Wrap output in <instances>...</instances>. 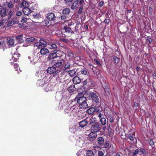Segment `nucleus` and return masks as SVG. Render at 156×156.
<instances>
[{
  "label": "nucleus",
  "instance_id": "nucleus-15",
  "mask_svg": "<svg viewBox=\"0 0 156 156\" xmlns=\"http://www.w3.org/2000/svg\"><path fill=\"white\" fill-rule=\"evenodd\" d=\"M98 144L100 146H102L104 144V140L102 137H98L97 139Z\"/></svg>",
  "mask_w": 156,
  "mask_h": 156
},
{
  "label": "nucleus",
  "instance_id": "nucleus-51",
  "mask_svg": "<svg viewBox=\"0 0 156 156\" xmlns=\"http://www.w3.org/2000/svg\"><path fill=\"white\" fill-rule=\"evenodd\" d=\"M129 138L131 140H133L134 139V137L132 135H130L129 136Z\"/></svg>",
  "mask_w": 156,
  "mask_h": 156
},
{
  "label": "nucleus",
  "instance_id": "nucleus-55",
  "mask_svg": "<svg viewBox=\"0 0 156 156\" xmlns=\"http://www.w3.org/2000/svg\"><path fill=\"white\" fill-rule=\"evenodd\" d=\"M4 20H3L1 21L0 22V26H1L2 25H4V23H5V22H4Z\"/></svg>",
  "mask_w": 156,
  "mask_h": 156
},
{
  "label": "nucleus",
  "instance_id": "nucleus-2",
  "mask_svg": "<svg viewBox=\"0 0 156 156\" xmlns=\"http://www.w3.org/2000/svg\"><path fill=\"white\" fill-rule=\"evenodd\" d=\"M13 15V12L10 9H7L6 7H3L0 12V17L4 18L8 16V19H10Z\"/></svg>",
  "mask_w": 156,
  "mask_h": 156
},
{
  "label": "nucleus",
  "instance_id": "nucleus-40",
  "mask_svg": "<svg viewBox=\"0 0 156 156\" xmlns=\"http://www.w3.org/2000/svg\"><path fill=\"white\" fill-rule=\"evenodd\" d=\"M34 47L36 46L38 49H40L41 48V44L39 42H36L34 44Z\"/></svg>",
  "mask_w": 156,
  "mask_h": 156
},
{
  "label": "nucleus",
  "instance_id": "nucleus-10",
  "mask_svg": "<svg viewBox=\"0 0 156 156\" xmlns=\"http://www.w3.org/2000/svg\"><path fill=\"white\" fill-rule=\"evenodd\" d=\"M85 119L87 123H89V125L95 123L96 121L95 118L93 117H87Z\"/></svg>",
  "mask_w": 156,
  "mask_h": 156
},
{
  "label": "nucleus",
  "instance_id": "nucleus-18",
  "mask_svg": "<svg viewBox=\"0 0 156 156\" xmlns=\"http://www.w3.org/2000/svg\"><path fill=\"white\" fill-rule=\"evenodd\" d=\"M56 80L58 82H59L60 83L61 82V81L63 79L62 76V74H58L56 75Z\"/></svg>",
  "mask_w": 156,
  "mask_h": 156
},
{
  "label": "nucleus",
  "instance_id": "nucleus-25",
  "mask_svg": "<svg viewBox=\"0 0 156 156\" xmlns=\"http://www.w3.org/2000/svg\"><path fill=\"white\" fill-rule=\"evenodd\" d=\"M23 35H20L16 37V39L20 43H22L23 42Z\"/></svg>",
  "mask_w": 156,
  "mask_h": 156
},
{
  "label": "nucleus",
  "instance_id": "nucleus-26",
  "mask_svg": "<svg viewBox=\"0 0 156 156\" xmlns=\"http://www.w3.org/2000/svg\"><path fill=\"white\" fill-rule=\"evenodd\" d=\"M28 6V3L26 1L24 0L22 2V3L21 5V7H23L24 8L27 7Z\"/></svg>",
  "mask_w": 156,
  "mask_h": 156
},
{
  "label": "nucleus",
  "instance_id": "nucleus-52",
  "mask_svg": "<svg viewBox=\"0 0 156 156\" xmlns=\"http://www.w3.org/2000/svg\"><path fill=\"white\" fill-rule=\"evenodd\" d=\"M81 73L82 74H84V75H86L87 74V72L86 70H82L81 72Z\"/></svg>",
  "mask_w": 156,
  "mask_h": 156
},
{
  "label": "nucleus",
  "instance_id": "nucleus-7",
  "mask_svg": "<svg viewBox=\"0 0 156 156\" xmlns=\"http://www.w3.org/2000/svg\"><path fill=\"white\" fill-rule=\"evenodd\" d=\"M40 58V57L38 56L37 55H34L32 57L29 56L28 57V58L30 59L31 63L33 65L37 63Z\"/></svg>",
  "mask_w": 156,
  "mask_h": 156
},
{
  "label": "nucleus",
  "instance_id": "nucleus-41",
  "mask_svg": "<svg viewBox=\"0 0 156 156\" xmlns=\"http://www.w3.org/2000/svg\"><path fill=\"white\" fill-rule=\"evenodd\" d=\"M145 153V151L144 149L143 148H141L140 149L139 151V154H144Z\"/></svg>",
  "mask_w": 156,
  "mask_h": 156
},
{
  "label": "nucleus",
  "instance_id": "nucleus-8",
  "mask_svg": "<svg viewBox=\"0 0 156 156\" xmlns=\"http://www.w3.org/2000/svg\"><path fill=\"white\" fill-rule=\"evenodd\" d=\"M57 50H54V51H53V52L50 54L48 57L47 58V60L49 61L50 60H53L55 58L58 57V55L57 54Z\"/></svg>",
  "mask_w": 156,
  "mask_h": 156
},
{
  "label": "nucleus",
  "instance_id": "nucleus-1",
  "mask_svg": "<svg viewBox=\"0 0 156 156\" xmlns=\"http://www.w3.org/2000/svg\"><path fill=\"white\" fill-rule=\"evenodd\" d=\"M75 99L76 100L80 108L84 109L88 107L86 98L83 96V93L79 94L76 98Z\"/></svg>",
  "mask_w": 156,
  "mask_h": 156
},
{
  "label": "nucleus",
  "instance_id": "nucleus-57",
  "mask_svg": "<svg viewBox=\"0 0 156 156\" xmlns=\"http://www.w3.org/2000/svg\"><path fill=\"white\" fill-rule=\"evenodd\" d=\"M152 8H151V7H149V12L150 13V14H151V12H152Z\"/></svg>",
  "mask_w": 156,
  "mask_h": 156
},
{
  "label": "nucleus",
  "instance_id": "nucleus-46",
  "mask_svg": "<svg viewBox=\"0 0 156 156\" xmlns=\"http://www.w3.org/2000/svg\"><path fill=\"white\" fill-rule=\"evenodd\" d=\"M148 142L151 145H152L154 144V142L152 140L150 139L148 140Z\"/></svg>",
  "mask_w": 156,
  "mask_h": 156
},
{
  "label": "nucleus",
  "instance_id": "nucleus-54",
  "mask_svg": "<svg viewBox=\"0 0 156 156\" xmlns=\"http://www.w3.org/2000/svg\"><path fill=\"white\" fill-rule=\"evenodd\" d=\"M94 61L98 65H100V63L96 59H94Z\"/></svg>",
  "mask_w": 156,
  "mask_h": 156
},
{
  "label": "nucleus",
  "instance_id": "nucleus-31",
  "mask_svg": "<svg viewBox=\"0 0 156 156\" xmlns=\"http://www.w3.org/2000/svg\"><path fill=\"white\" fill-rule=\"evenodd\" d=\"M87 156H94V154L91 150L88 151L86 153Z\"/></svg>",
  "mask_w": 156,
  "mask_h": 156
},
{
  "label": "nucleus",
  "instance_id": "nucleus-37",
  "mask_svg": "<svg viewBox=\"0 0 156 156\" xmlns=\"http://www.w3.org/2000/svg\"><path fill=\"white\" fill-rule=\"evenodd\" d=\"M113 59L114 62L116 63H118L119 62V59L117 57L114 56L113 57Z\"/></svg>",
  "mask_w": 156,
  "mask_h": 156
},
{
  "label": "nucleus",
  "instance_id": "nucleus-60",
  "mask_svg": "<svg viewBox=\"0 0 156 156\" xmlns=\"http://www.w3.org/2000/svg\"><path fill=\"white\" fill-rule=\"evenodd\" d=\"M84 0H79V4L80 3L81 5L83 2Z\"/></svg>",
  "mask_w": 156,
  "mask_h": 156
},
{
  "label": "nucleus",
  "instance_id": "nucleus-14",
  "mask_svg": "<svg viewBox=\"0 0 156 156\" xmlns=\"http://www.w3.org/2000/svg\"><path fill=\"white\" fill-rule=\"evenodd\" d=\"M73 81L74 84H77L81 82V80L79 77L75 76L73 79Z\"/></svg>",
  "mask_w": 156,
  "mask_h": 156
},
{
  "label": "nucleus",
  "instance_id": "nucleus-19",
  "mask_svg": "<svg viewBox=\"0 0 156 156\" xmlns=\"http://www.w3.org/2000/svg\"><path fill=\"white\" fill-rule=\"evenodd\" d=\"M89 136L90 138L94 139L97 136V132L93 131L89 135Z\"/></svg>",
  "mask_w": 156,
  "mask_h": 156
},
{
  "label": "nucleus",
  "instance_id": "nucleus-17",
  "mask_svg": "<svg viewBox=\"0 0 156 156\" xmlns=\"http://www.w3.org/2000/svg\"><path fill=\"white\" fill-rule=\"evenodd\" d=\"M87 124L86 119L83 120L81 121L79 123V126L81 128H83L86 126Z\"/></svg>",
  "mask_w": 156,
  "mask_h": 156
},
{
  "label": "nucleus",
  "instance_id": "nucleus-56",
  "mask_svg": "<svg viewBox=\"0 0 156 156\" xmlns=\"http://www.w3.org/2000/svg\"><path fill=\"white\" fill-rule=\"evenodd\" d=\"M114 120L113 118L112 117H111L109 119V121L110 122H113Z\"/></svg>",
  "mask_w": 156,
  "mask_h": 156
},
{
  "label": "nucleus",
  "instance_id": "nucleus-3",
  "mask_svg": "<svg viewBox=\"0 0 156 156\" xmlns=\"http://www.w3.org/2000/svg\"><path fill=\"white\" fill-rule=\"evenodd\" d=\"M64 60L63 59L60 60L53 59L51 63L55 67L60 68L64 65Z\"/></svg>",
  "mask_w": 156,
  "mask_h": 156
},
{
  "label": "nucleus",
  "instance_id": "nucleus-16",
  "mask_svg": "<svg viewBox=\"0 0 156 156\" xmlns=\"http://www.w3.org/2000/svg\"><path fill=\"white\" fill-rule=\"evenodd\" d=\"M23 13L25 15H28L30 14L31 10L30 9L27 7L24 8L23 10Z\"/></svg>",
  "mask_w": 156,
  "mask_h": 156
},
{
  "label": "nucleus",
  "instance_id": "nucleus-47",
  "mask_svg": "<svg viewBox=\"0 0 156 156\" xmlns=\"http://www.w3.org/2000/svg\"><path fill=\"white\" fill-rule=\"evenodd\" d=\"M60 39L62 41L65 43H68L69 41L67 39L65 38H61Z\"/></svg>",
  "mask_w": 156,
  "mask_h": 156
},
{
  "label": "nucleus",
  "instance_id": "nucleus-38",
  "mask_svg": "<svg viewBox=\"0 0 156 156\" xmlns=\"http://www.w3.org/2000/svg\"><path fill=\"white\" fill-rule=\"evenodd\" d=\"M5 23L6 24L5 26H6L7 27H9L13 25L11 20Z\"/></svg>",
  "mask_w": 156,
  "mask_h": 156
},
{
  "label": "nucleus",
  "instance_id": "nucleus-36",
  "mask_svg": "<svg viewBox=\"0 0 156 156\" xmlns=\"http://www.w3.org/2000/svg\"><path fill=\"white\" fill-rule=\"evenodd\" d=\"M50 48L51 49H55V50H57L56 49L57 48V46L55 44H51L50 45Z\"/></svg>",
  "mask_w": 156,
  "mask_h": 156
},
{
  "label": "nucleus",
  "instance_id": "nucleus-21",
  "mask_svg": "<svg viewBox=\"0 0 156 156\" xmlns=\"http://www.w3.org/2000/svg\"><path fill=\"white\" fill-rule=\"evenodd\" d=\"M95 111V109L94 108L91 107L87 110V112L88 114L90 115L94 113Z\"/></svg>",
  "mask_w": 156,
  "mask_h": 156
},
{
  "label": "nucleus",
  "instance_id": "nucleus-29",
  "mask_svg": "<svg viewBox=\"0 0 156 156\" xmlns=\"http://www.w3.org/2000/svg\"><path fill=\"white\" fill-rule=\"evenodd\" d=\"M64 64H65L64 67L65 69L68 68L70 66V63L68 61H65L64 60Z\"/></svg>",
  "mask_w": 156,
  "mask_h": 156
},
{
  "label": "nucleus",
  "instance_id": "nucleus-59",
  "mask_svg": "<svg viewBox=\"0 0 156 156\" xmlns=\"http://www.w3.org/2000/svg\"><path fill=\"white\" fill-rule=\"evenodd\" d=\"M12 60H13L14 61L16 62L17 61V58H14V57L13 56L12 58Z\"/></svg>",
  "mask_w": 156,
  "mask_h": 156
},
{
  "label": "nucleus",
  "instance_id": "nucleus-12",
  "mask_svg": "<svg viewBox=\"0 0 156 156\" xmlns=\"http://www.w3.org/2000/svg\"><path fill=\"white\" fill-rule=\"evenodd\" d=\"M55 15L52 13H48L47 16V19L50 21H54L55 20Z\"/></svg>",
  "mask_w": 156,
  "mask_h": 156
},
{
  "label": "nucleus",
  "instance_id": "nucleus-11",
  "mask_svg": "<svg viewBox=\"0 0 156 156\" xmlns=\"http://www.w3.org/2000/svg\"><path fill=\"white\" fill-rule=\"evenodd\" d=\"M66 72L67 73L68 75L71 77H73L77 74L76 71L75 69L69 70H66Z\"/></svg>",
  "mask_w": 156,
  "mask_h": 156
},
{
  "label": "nucleus",
  "instance_id": "nucleus-35",
  "mask_svg": "<svg viewBox=\"0 0 156 156\" xmlns=\"http://www.w3.org/2000/svg\"><path fill=\"white\" fill-rule=\"evenodd\" d=\"M70 12L69 9L68 8H66L64 9L62 11V12L64 14H69Z\"/></svg>",
  "mask_w": 156,
  "mask_h": 156
},
{
  "label": "nucleus",
  "instance_id": "nucleus-32",
  "mask_svg": "<svg viewBox=\"0 0 156 156\" xmlns=\"http://www.w3.org/2000/svg\"><path fill=\"white\" fill-rule=\"evenodd\" d=\"M45 83L43 80H39L37 81V84L40 86H43Z\"/></svg>",
  "mask_w": 156,
  "mask_h": 156
},
{
  "label": "nucleus",
  "instance_id": "nucleus-27",
  "mask_svg": "<svg viewBox=\"0 0 156 156\" xmlns=\"http://www.w3.org/2000/svg\"><path fill=\"white\" fill-rule=\"evenodd\" d=\"M68 90L70 92H73L75 90V86L73 85H70L68 87Z\"/></svg>",
  "mask_w": 156,
  "mask_h": 156
},
{
  "label": "nucleus",
  "instance_id": "nucleus-43",
  "mask_svg": "<svg viewBox=\"0 0 156 156\" xmlns=\"http://www.w3.org/2000/svg\"><path fill=\"white\" fill-rule=\"evenodd\" d=\"M138 153H139V150L138 149H136L134 151L133 154V156H134L135 155L137 154Z\"/></svg>",
  "mask_w": 156,
  "mask_h": 156
},
{
  "label": "nucleus",
  "instance_id": "nucleus-39",
  "mask_svg": "<svg viewBox=\"0 0 156 156\" xmlns=\"http://www.w3.org/2000/svg\"><path fill=\"white\" fill-rule=\"evenodd\" d=\"M50 85L48 84L45 88L44 90L46 92L50 91L51 90V88H50Z\"/></svg>",
  "mask_w": 156,
  "mask_h": 156
},
{
  "label": "nucleus",
  "instance_id": "nucleus-23",
  "mask_svg": "<svg viewBox=\"0 0 156 156\" xmlns=\"http://www.w3.org/2000/svg\"><path fill=\"white\" fill-rule=\"evenodd\" d=\"M11 64L13 65L14 64V68L16 69V71L18 72V73H19L20 72H21V70H20V69L18 67V64H17L16 63H14L13 62H11Z\"/></svg>",
  "mask_w": 156,
  "mask_h": 156
},
{
  "label": "nucleus",
  "instance_id": "nucleus-34",
  "mask_svg": "<svg viewBox=\"0 0 156 156\" xmlns=\"http://www.w3.org/2000/svg\"><path fill=\"white\" fill-rule=\"evenodd\" d=\"M35 39V38L34 37H31L27 38L26 41L27 42H30L34 41Z\"/></svg>",
  "mask_w": 156,
  "mask_h": 156
},
{
  "label": "nucleus",
  "instance_id": "nucleus-48",
  "mask_svg": "<svg viewBox=\"0 0 156 156\" xmlns=\"http://www.w3.org/2000/svg\"><path fill=\"white\" fill-rule=\"evenodd\" d=\"M98 156H103L104 155L103 152L101 151H99L98 153Z\"/></svg>",
  "mask_w": 156,
  "mask_h": 156
},
{
  "label": "nucleus",
  "instance_id": "nucleus-22",
  "mask_svg": "<svg viewBox=\"0 0 156 156\" xmlns=\"http://www.w3.org/2000/svg\"><path fill=\"white\" fill-rule=\"evenodd\" d=\"M39 43L41 44V47H45L46 45V42L42 39H40Z\"/></svg>",
  "mask_w": 156,
  "mask_h": 156
},
{
  "label": "nucleus",
  "instance_id": "nucleus-13",
  "mask_svg": "<svg viewBox=\"0 0 156 156\" xmlns=\"http://www.w3.org/2000/svg\"><path fill=\"white\" fill-rule=\"evenodd\" d=\"M79 0H76L73 3L71 6V8L72 9H75L77 8L79 6Z\"/></svg>",
  "mask_w": 156,
  "mask_h": 156
},
{
  "label": "nucleus",
  "instance_id": "nucleus-58",
  "mask_svg": "<svg viewBox=\"0 0 156 156\" xmlns=\"http://www.w3.org/2000/svg\"><path fill=\"white\" fill-rule=\"evenodd\" d=\"M82 83L83 85H86L87 83V80H86L84 81H83Z\"/></svg>",
  "mask_w": 156,
  "mask_h": 156
},
{
  "label": "nucleus",
  "instance_id": "nucleus-30",
  "mask_svg": "<svg viewBox=\"0 0 156 156\" xmlns=\"http://www.w3.org/2000/svg\"><path fill=\"white\" fill-rule=\"evenodd\" d=\"M11 21L13 25L14 24H17L19 22L18 20L16 17H14L11 20Z\"/></svg>",
  "mask_w": 156,
  "mask_h": 156
},
{
  "label": "nucleus",
  "instance_id": "nucleus-62",
  "mask_svg": "<svg viewBox=\"0 0 156 156\" xmlns=\"http://www.w3.org/2000/svg\"><path fill=\"white\" fill-rule=\"evenodd\" d=\"M147 40L150 43H151L152 42L151 39L150 37H148L147 38Z\"/></svg>",
  "mask_w": 156,
  "mask_h": 156
},
{
  "label": "nucleus",
  "instance_id": "nucleus-64",
  "mask_svg": "<svg viewBox=\"0 0 156 156\" xmlns=\"http://www.w3.org/2000/svg\"><path fill=\"white\" fill-rule=\"evenodd\" d=\"M134 106L136 107H137L138 106L137 103H136V102H134Z\"/></svg>",
  "mask_w": 156,
  "mask_h": 156
},
{
  "label": "nucleus",
  "instance_id": "nucleus-4",
  "mask_svg": "<svg viewBox=\"0 0 156 156\" xmlns=\"http://www.w3.org/2000/svg\"><path fill=\"white\" fill-rule=\"evenodd\" d=\"M60 71V70L56 69L55 67L53 66L49 67L47 70L48 73L54 75L59 73Z\"/></svg>",
  "mask_w": 156,
  "mask_h": 156
},
{
  "label": "nucleus",
  "instance_id": "nucleus-9",
  "mask_svg": "<svg viewBox=\"0 0 156 156\" xmlns=\"http://www.w3.org/2000/svg\"><path fill=\"white\" fill-rule=\"evenodd\" d=\"M89 95L90 96L91 99L96 103H98L99 102V100L98 97L94 92L90 93Z\"/></svg>",
  "mask_w": 156,
  "mask_h": 156
},
{
  "label": "nucleus",
  "instance_id": "nucleus-45",
  "mask_svg": "<svg viewBox=\"0 0 156 156\" xmlns=\"http://www.w3.org/2000/svg\"><path fill=\"white\" fill-rule=\"evenodd\" d=\"M34 18L35 19H39L41 17V16L39 14H37L34 16Z\"/></svg>",
  "mask_w": 156,
  "mask_h": 156
},
{
  "label": "nucleus",
  "instance_id": "nucleus-24",
  "mask_svg": "<svg viewBox=\"0 0 156 156\" xmlns=\"http://www.w3.org/2000/svg\"><path fill=\"white\" fill-rule=\"evenodd\" d=\"M64 30L66 32L70 33L71 34H73L74 33L73 31L71 30V28L70 27H65L63 29V30Z\"/></svg>",
  "mask_w": 156,
  "mask_h": 156
},
{
  "label": "nucleus",
  "instance_id": "nucleus-50",
  "mask_svg": "<svg viewBox=\"0 0 156 156\" xmlns=\"http://www.w3.org/2000/svg\"><path fill=\"white\" fill-rule=\"evenodd\" d=\"M109 21L110 20L109 19H106L104 20V22L105 23L108 24L109 22Z\"/></svg>",
  "mask_w": 156,
  "mask_h": 156
},
{
  "label": "nucleus",
  "instance_id": "nucleus-63",
  "mask_svg": "<svg viewBox=\"0 0 156 156\" xmlns=\"http://www.w3.org/2000/svg\"><path fill=\"white\" fill-rule=\"evenodd\" d=\"M73 0H64L66 2H70L73 1Z\"/></svg>",
  "mask_w": 156,
  "mask_h": 156
},
{
  "label": "nucleus",
  "instance_id": "nucleus-53",
  "mask_svg": "<svg viewBox=\"0 0 156 156\" xmlns=\"http://www.w3.org/2000/svg\"><path fill=\"white\" fill-rule=\"evenodd\" d=\"M82 7H80L78 11V13L80 14L82 13Z\"/></svg>",
  "mask_w": 156,
  "mask_h": 156
},
{
  "label": "nucleus",
  "instance_id": "nucleus-42",
  "mask_svg": "<svg viewBox=\"0 0 156 156\" xmlns=\"http://www.w3.org/2000/svg\"><path fill=\"white\" fill-rule=\"evenodd\" d=\"M103 147L105 148H108L109 146V143L107 141L105 143L103 144Z\"/></svg>",
  "mask_w": 156,
  "mask_h": 156
},
{
  "label": "nucleus",
  "instance_id": "nucleus-20",
  "mask_svg": "<svg viewBox=\"0 0 156 156\" xmlns=\"http://www.w3.org/2000/svg\"><path fill=\"white\" fill-rule=\"evenodd\" d=\"M7 43L8 45H12L14 43V40L9 37H8L7 39Z\"/></svg>",
  "mask_w": 156,
  "mask_h": 156
},
{
  "label": "nucleus",
  "instance_id": "nucleus-6",
  "mask_svg": "<svg viewBox=\"0 0 156 156\" xmlns=\"http://www.w3.org/2000/svg\"><path fill=\"white\" fill-rule=\"evenodd\" d=\"M49 52V50L47 48H45L44 47H41L40 51L38 53L37 55L41 58L42 57V55H45Z\"/></svg>",
  "mask_w": 156,
  "mask_h": 156
},
{
  "label": "nucleus",
  "instance_id": "nucleus-28",
  "mask_svg": "<svg viewBox=\"0 0 156 156\" xmlns=\"http://www.w3.org/2000/svg\"><path fill=\"white\" fill-rule=\"evenodd\" d=\"M6 5L7 7L9 9H12L13 7L14 6L12 2L11 1L7 2Z\"/></svg>",
  "mask_w": 156,
  "mask_h": 156
},
{
  "label": "nucleus",
  "instance_id": "nucleus-5",
  "mask_svg": "<svg viewBox=\"0 0 156 156\" xmlns=\"http://www.w3.org/2000/svg\"><path fill=\"white\" fill-rule=\"evenodd\" d=\"M101 125L100 124L99 122L94 123L92 125L91 127V129L93 131L95 132H98L100 131L101 128L100 126Z\"/></svg>",
  "mask_w": 156,
  "mask_h": 156
},
{
  "label": "nucleus",
  "instance_id": "nucleus-61",
  "mask_svg": "<svg viewBox=\"0 0 156 156\" xmlns=\"http://www.w3.org/2000/svg\"><path fill=\"white\" fill-rule=\"evenodd\" d=\"M66 18V17L65 16H61V19L62 20H65Z\"/></svg>",
  "mask_w": 156,
  "mask_h": 156
},
{
  "label": "nucleus",
  "instance_id": "nucleus-44",
  "mask_svg": "<svg viewBox=\"0 0 156 156\" xmlns=\"http://www.w3.org/2000/svg\"><path fill=\"white\" fill-rule=\"evenodd\" d=\"M28 19L25 17H23L21 21L22 23H25L27 20Z\"/></svg>",
  "mask_w": 156,
  "mask_h": 156
},
{
  "label": "nucleus",
  "instance_id": "nucleus-33",
  "mask_svg": "<svg viewBox=\"0 0 156 156\" xmlns=\"http://www.w3.org/2000/svg\"><path fill=\"white\" fill-rule=\"evenodd\" d=\"M100 121L103 125H104L106 123V120L105 118H102L100 119Z\"/></svg>",
  "mask_w": 156,
  "mask_h": 156
},
{
  "label": "nucleus",
  "instance_id": "nucleus-49",
  "mask_svg": "<svg viewBox=\"0 0 156 156\" xmlns=\"http://www.w3.org/2000/svg\"><path fill=\"white\" fill-rule=\"evenodd\" d=\"M22 14V13L20 11H17L16 13V15L17 16H20Z\"/></svg>",
  "mask_w": 156,
  "mask_h": 156
}]
</instances>
